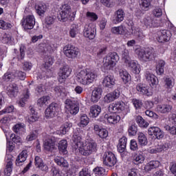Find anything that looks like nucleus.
<instances>
[{
    "label": "nucleus",
    "mask_w": 176,
    "mask_h": 176,
    "mask_svg": "<svg viewBox=\"0 0 176 176\" xmlns=\"http://www.w3.org/2000/svg\"><path fill=\"white\" fill-rule=\"evenodd\" d=\"M86 16L88 20H90V21H96V20L98 19V16L94 12H87Z\"/></svg>",
    "instance_id": "680f3d73"
},
{
    "label": "nucleus",
    "mask_w": 176,
    "mask_h": 176,
    "mask_svg": "<svg viewBox=\"0 0 176 176\" xmlns=\"http://www.w3.org/2000/svg\"><path fill=\"white\" fill-rule=\"evenodd\" d=\"M136 90L138 91L139 94H142V96L151 97L153 95V91H152V89H151V87L146 85V84H138L136 85Z\"/></svg>",
    "instance_id": "1a4fd4ad"
},
{
    "label": "nucleus",
    "mask_w": 176,
    "mask_h": 176,
    "mask_svg": "<svg viewBox=\"0 0 176 176\" xmlns=\"http://www.w3.org/2000/svg\"><path fill=\"white\" fill-rule=\"evenodd\" d=\"M71 72H72V69L68 65L60 67L58 76V82L64 83L69 75H71Z\"/></svg>",
    "instance_id": "0eeeda50"
},
{
    "label": "nucleus",
    "mask_w": 176,
    "mask_h": 176,
    "mask_svg": "<svg viewBox=\"0 0 176 176\" xmlns=\"http://www.w3.org/2000/svg\"><path fill=\"white\" fill-rule=\"evenodd\" d=\"M30 115L28 117L29 123H35L38 121V113L35 111V109L32 107H30Z\"/></svg>",
    "instance_id": "72a5a7b5"
},
{
    "label": "nucleus",
    "mask_w": 176,
    "mask_h": 176,
    "mask_svg": "<svg viewBox=\"0 0 176 176\" xmlns=\"http://www.w3.org/2000/svg\"><path fill=\"white\" fill-rule=\"evenodd\" d=\"M43 47L45 53H53L57 49V46L53 43L45 44Z\"/></svg>",
    "instance_id": "603ef678"
},
{
    "label": "nucleus",
    "mask_w": 176,
    "mask_h": 176,
    "mask_svg": "<svg viewBox=\"0 0 176 176\" xmlns=\"http://www.w3.org/2000/svg\"><path fill=\"white\" fill-rule=\"evenodd\" d=\"M12 130L17 134H23V133H25V125L21 123L16 124L13 126Z\"/></svg>",
    "instance_id": "09e8293b"
},
{
    "label": "nucleus",
    "mask_w": 176,
    "mask_h": 176,
    "mask_svg": "<svg viewBox=\"0 0 176 176\" xmlns=\"http://www.w3.org/2000/svg\"><path fill=\"white\" fill-rule=\"evenodd\" d=\"M141 23L142 24H144L146 28L153 27V21H152V18H151V16H146L142 20Z\"/></svg>",
    "instance_id": "3c124183"
},
{
    "label": "nucleus",
    "mask_w": 176,
    "mask_h": 176,
    "mask_svg": "<svg viewBox=\"0 0 176 176\" xmlns=\"http://www.w3.org/2000/svg\"><path fill=\"white\" fill-rule=\"evenodd\" d=\"M7 94H8L9 97L13 98V97H16L17 94H19V87L16 84H10L7 87Z\"/></svg>",
    "instance_id": "6ab92c4d"
},
{
    "label": "nucleus",
    "mask_w": 176,
    "mask_h": 176,
    "mask_svg": "<svg viewBox=\"0 0 176 176\" xmlns=\"http://www.w3.org/2000/svg\"><path fill=\"white\" fill-rule=\"evenodd\" d=\"M47 9V6L45 3H40L36 6V12L38 16H43Z\"/></svg>",
    "instance_id": "de8ad7c7"
},
{
    "label": "nucleus",
    "mask_w": 176,
    "mask_h": 176,
    "mask_svg": "<svg viewBox=\"0 0 176 176\" xmlns=\"http://www.w3.org/2000/svg\"><path fill=\"white\" fill-rule=\"evenodd\" d=\"M100 2L104 6H106V8H113L115 6L113 0H100Z\"/></svg>",
    "instance_id": "338daca9"
},
{
    "label": "nucleus",
    "mask_w": 176,
    "mask_h": 176,
    "mask_svg": "<svg viewBox=\"0 0 176 176\" xmlns=\"http://www.w3.org/2000/svg\"><path fill=\"white\" fill-rule=\"evenodd\" d=\"M21 23L25 30H32L35 25V18L32 15H29L22 19Z\"/></svg>",
    "instance_id": "ddd939ff"
},
{
    "label": "nucleus",
    "mask_w": 176,
    "mask_h": 176,
    "mask_svg": "<svg viewBox=\"0 0 176 176\" xmlns=\"http://www.w3.org/2000/svg\"><path fill=\"white\" fill-rule=\"evenodd\" d=\"M28 157V152L27 150H23L19 155L16 160V166H23V163L27 160Z\"/></svg>",
    "instance_id": "cd10ccee"
},
{
    "label": "nucleus",
    "mask_w": 176,
    "mask_h": 176,
    "mask_svg": "<svg viewBox=\"0 0 176 176\" xmlns=\"http://www.w3.org/2000/svg\"><path fill=\"white\" fill-rule=\"evenodd\" d=\"M175 85V80L173 77H166L164 80V87L167 91H171Z\"/></svg>",
    "instance_id": "b1692460"
},
{
    "label": "nucleus",
    "mask_w": 176,
    "mask_h": 176,
    "mask_svg": "<svg viewBox=\"0 0 176 176\" xmlns=\"http://www.w3.org/2000/svg\"><path fill=\"white\" fill-rule=\"evenodd\" d=\"M67 148H68V143L67 141L65 140H60L58 143V149L63 155H67L68 153Z\"/></svg>",
    "instance_id": "37998d69"
},
{
    "label": "nucleus",
    "mask_w": 176,
    "mask_h": 176,
    "mask_svg": "<svg viewBox=\"0 0 176 176\" xmlns=\"http://www.w3.org/2000/svg\"><path fill=\"white\" fill-rule=\"evenodd\" d=\"M126 65H128L131 68V71L138 75L141 72V65L138 64L137 60H131Z\"/></svg>",
    "instance_id": "393cba45"
},
{
    "label": "nucleus",
    "mask_w": 176,
    "mask_h": 176,
    "mask_svg": "<svg viewBox=\"0 0 176 176\" xmlns=\"http://www.w3.org/2000/svg\"><path fill=\"white\" fill-rule=\"evenodd\" d=\"M89 111L92 118H97V116L101 113V107L98 105L91 106Z\"/></svg>",
    "instance_id": "79ce46f5"
},
{
    "label": "nucleus",
    "mask_w": 176,
    "mask_h": 176,
    "mask_svg": "<svg viewBox=\"0 0 176 176\" xmlns=\"http://www.w3.org/2000/svg\"><path fill=\"white\" fill-rule=\"evenodd\" d=\"M60 13L58 19L60 21H67L70 19L72 12H71V6L67 3L62 4L60 7Z\"/></svg>",
    "instance_id": "20e7f679"
},
{
    "label": "nucleus",
    "mask_w": 176,
    "mask_h": 176,
    "mask_svg": "<svg viewBox=\"0 0 176 176\" xmlns=\"http://www.w3.org/2000/svg\"><path fill=\"white\" fill-rule=\"evenodd\" d=\"M54 162L60 167H63L64 168H68V167H69V164H68L67 160L64 159L63 157H55Z\"/></svg>",
    "instance_id": "c9c22d12"
},
{
    "label": "nucleus",
    "mask_w": 176,
    "mask_h": 176,
    "mask_svg": "<svg viewBox=\"0 0 176 176\" xmlns=\"http://www.w3.org/2000/svg\"><path fill=\"white\" fill-rule=\"evenodd\" d=\"M119 76L121 78L123 83L125 85L131 80V76H130V74H129V72L124 69H121L119 70Z\"/></svg>",
    "instance_id": "bb28decb"
},
{
    "label": "nucleus",
    "mask_w": 176,
    "mask_h": 176,
    "mask_svg": "<svg viewBox=\"0 0 176 176\" xmlns=\"http://www.w3.org/2000/svg\"><path fill=\"white\" fill-rule=\"evenodd\" d=\"M93 171L96 176H104L106 174L105 169L102 167H96Z\"/></svg>",
    "instance_id": "bf43d9fd"
},
{
    "label": "nucleus",
    "mask_w": 176,
    "mask_h": 176,
    "mask_svg": "<svg viewBox=\"0 0 176 176\" xmlns=\"http://www.w3.org/2000/svg\"><path fill=\"white\" fill-rule=\"evenodd\" d=\"M160 167V162L158 160H152L147 163L144 166L145 171H152L155 168H158Z\"/></svg>",
    "instance_id": "c85d7f7f"
},
{
    "label": "nucleus",
    "mask_w": 176,
    "mask_h": 176,
    "mask_svg": "<svg viewBox=\"0 0 176 176\" xmlns=\"http://www.w3.org/2000/svg\"><path fill=\"white\" fill-rule=\"evenodd\" d=\"M116 104L117 105L118 113H120V112H127V111H129V108H130L129 104L122 101H117L116 102Z\"/></svg>",
    "instance_id": "4c0bfd02"
},
{
    "label": "nucleus",
    "mask_w": 176,
    "mask_h": 176,
    "mask_svg": "<svg viewBox=\"0 0 176 176\" xmlns=\"http://www.w3.org/2000/svg\"><path fill=\"white\" fill-rule=\"evenodd\" d=\"M155 58V51L148 50L146 51L145 57H143L144 61H152Z\"/></svg>",
    "instance_id": "8fccbe9b"
},
{
    "label": "nucleus",
    "mask_w": 176,
    "mask_h": 176,
    "mask_svg": "<svg viewBox=\"0 0 176 176\" xmlns=\"http://www.w3.org/2000/svg\"><path fill=\"white\" fill-rule=\"evenodd\" d=\"M164 65H166V62L163 60H160L156 63L155 71L157 75H163L164 74Z\"/></svg>",
    "instance_id": "473e14b6"
},
{
    "label": "nucleus",
    "mask_w": 176,
    "mask_h": 176,
    "mask_svg": "<svg viewBox=\"0 0 176 176\" xmlns=\"http://www.w3.org/2000/svg\"><path fill=\"white\" fill-rule=\"evenodd\" d=\"M122 61L126 65L128 64L129 63H130V61H131V60L130 59V56L129 55V50L124 49L122 51Z\"/></svg>",
    "instance_id": "864d4df0"
},
{
    "label": "nucleus",
    "mask_w": 176,
    "mask_h": 176,
    "mask_svg": "<svg viewBox=\"0 0 176 176\" xmlns=\"http://www.w3.org/2000/svg\"><path fill=\"white\" fill-rule=\"evenodd\" d=\"M49 101H50V96H43L37 100V105L40 108H45L49 104Z\"/></svg>",
    "instance_id": "e433bc0d"
},
{
    "label": "nucleus",
    "mask_w": 176,
    "mask_h": 176,
    "mask_svg": "<svg viewBox=\"0 0 176 176\" xmlns=\"http://www.w3.org/2000/svg\"><path fill=\"white\" fill-rule=\"evenodd\" d=\"M138 141L139 145H141V146L148 145V138H146V135L142 132H139L138 133Z\"/></svg>",
    "instance_id": "ea45409f"
},
{
    "label": "nucleus",
    "mask_w": 176,
    "mask_h": 176,
    "mask_svg": "<svg viewBox=\"0 0 176 176\" xmlns=\"http://www.w3.org/2000/svg\"><path fill=\"white\" fill-rule=\"evenodd\" d=\"M104 119L108 122L110 124H116L120 121V116L118 114L109 115L107 113L104 115Z\"/></svg>",
    "instance_id": "412c9836"
},
{
    "label": "nucleus",
    "mask_w": 176,
    "mask_h": 176,
    "mask_svg": "<svg viewBox=\"0 0 176 176\" xmlns=\"http://www.w3.org/2000/svg\"><path fill=\"white\" fill-rule=\"evenodd\" d=\"M127 145V138L122 136L118 144V151L120 153H123L126 151V146Z\"/></svg>",
    "instance_id": "7c9ffc66"
},
{
    "label": "nucleus",
    "mask_w": 176,
    "mask_h": 176,
    "mask_svg": "<svg viewBox=\"0 0 176 176\" xmlns=\"http://www.w3.org/2000/svg\"><path fill=\"white\" fill-rule=\"evenodd\" d=\"M90 122V119L87 117L86 114H81L80 117V122L78 123L79 127H86L89 122Z\"/></svg>",
    "instance_id": "49530a36"
},
{
    "label": "nucleus",
    "mask_w": 176,
    "mask_h": 176,
    "mask_svg": "<svg viewBox=\"0 0 176 176\" xmlns=\"http://www.w3.org/2000/svg\"><path fill=\"white\" fill-rule=\"evenodd\" d=\"M170 38L171 32H170V30H161L157 34V41L160 43H163V42H168Z\"/></svg>",
    "instance_id": "9b49d317"
},
{
    "label": "nucleus",
    "mask_w": 176,
    "mask_h": 176,
    "mask_svg": "<svg viewBox=\"0 0 176 176\" xmlns=\"http://www.w3.org/2000/svg\"><path fill=\"white\" fill-rule=\"evenodd\" d=\"M125 13L123 10L120 9L114 13V17L112 19L113 24H119L124 20Z\"/></svg>",
    "instance_id": "f3484780"
},
{
    "label": "nucleus",
    "mask_w": 176,
    "mask_h": 176,
    "mask_svg": "<svg viewBox=\"0 0 176 176\" xmlns=\"http://www.w3.org/2000/svg\"><path fill=\"white\" fill-rule=\"evenodd\" d=\"M116 80L115 79V76L112 75H107L104 76L102 85L104 87H107V89H112L116 85Z\"/></svg>",
    "instance_id": "dca6fc26"
},
{
    "label": "nucleus",
    "mask_w": 176,
    "mask_h": 176,
    "mask_svg": "<svg viewBox=\"0 0 176 176\" xmlns=\"http://www.w3.org/2000/svg\"><path fill=\"white\" fill-rule=\"evenodd\" d=\"M135 53L137 54L139 59L141 61H144V57H145L146 52L142 48L138 47L135 50Z\"/></svg>",
    "instance_id": "5fc2aeb1"
},
{
    "label": "nucleus",
    "mask_w": 176,
    "mask_h": 176,
    "mask_svg": "<svg viewBox=\"0 0 176 176\" xmlns=\"http://www.w3.org/2000/svg\"><path fill=\"white\" fill-rule=\"evenodd\" d=\"M102 95V89L100 87L95 88L92 91L91 101L92 102H98V100L101 98Z\"/></svg>",
    "instance_id": "4be33fe9"
},
{
    "label": "nucleus",
    "mask_w": 176,
    "mask_h": 176,
    "mask_svg": "<svg viewBox=\"0 0 176 176\" xmlns=\"http://www.w3.org/2000/svg\"><path fill=\"white\" fill-rule=\"evenodd\" d=\"M131 34L138 38L139 39H144L145 38V34L142 32V30L138 28H131Z\"/></svg>",
    "instance_id": "c03bdc74"
},
{
    "label": "nucleus",
    "mask_w": 176,
    "mask_h": 176,
    "mask_svg": "<svg viewBox=\"0 0 176 176\" xmlns=\"http://www.w3.org/2000/svg\"><path fill=\"white\" fill-rule=\"evenodd\" d=\"M108 109L110 113H119V111L118 110V106L116 105V102L110 104L109 105Z\"/></svg>",
    "instance_id": "0e129e2a"
},
{
    "label": "nucleus",
    "mask_w": 176,
    "mask_h": 176,
    "mask_svg": "<svg viewBox=\"0 0 176 176\" xmlns=\"http://www.w3.org/2000/svg\"><path fill=\"white\" fill-rule=\"evenodd\" d=\"M119 97H120V91L116 89L113 92L107 94L104 96L103 101L105 104H110V102H113L115 100H118Z\"/></svg>",
    "instance_id": "f8f14e48"
},
{
    "label": "nucleus",
    "mask_w": 176,
    "mask_h": 176,
    "mask_svg": "<svg viewBox=\"0 0 176 176\" xmlns=\"http://www.w3.org/2000/svg\"><path fill=\"white\" fill-rule=\"evenodd\" d=\"M166 131H169L170 134L172 135H176V125L170 126L169 125H165L164 126Z\"/></svg>",
    "instance_id": "e2e57ef3"
},
{
    "label": "nucleus",
    "mask_w": 176,
    "mask_h": 176,
    "mask_svg": "<svg viewBox=\"0 0 176 176\" xmlns=\"http://www.w3.org/2000/svg\"><path fill=\"white\" fill-rule=\"evenodd\" d=\"M135 122L139 127H141L142 129H146V127L149 126V122L145 120L141 116H136Z\"/></svg>",
    "instance_id": "58836bf2"
},
{
    "label": "nucleus",
    "mask_w": 176,
    "mask_h": 176,
    "mask_svg": "<svg viewBox=\"0 0 176 176\" xmlns=\"http://www.w3.org/2000/svg\"><path fill=\"white\" fill-rule=\"evenodd\" d=\"M65 108L71 115H77L79 113V104L69 99L65 100Z\"/></svg>",
    "instance_id": "6e6552de"
},
{
    "label": "nucleus",
    "mask_w": 176,
    "mask_h": 176,
    "mask_svg": "<svg viewBox=\"0 0 176 176\" xmlns=\"http://www.w3.org/2000/svg\"><path fill=\"white\" fill-rule=\"evenodd\" d=\"M71 127H72V124L69 122H67L61 126L60 131H58L57 134H63L64 135L69 131Z\"/></svg>",
    "instance_id": "a19ab883"
},
{
    "label": "nucleus",
    "mask_w": 176,
    "mask_h": 176,
    "mask_svg": "<svg viewBox=\"0 0 176 176\" xmlns=\"http://www.w3.org/2000/svg\"><path fill=\"white\" fill-rule=\"evenodd\" d=\"M64 54L69 58H76L80 54L79 50L75 46L68 44L63 48Z\"/></svg>",
    "instance_id": "423d86ee"
},
{
    "label": "nucleus",
    "mask_w": 176,
    "mask_h": 176,
    "mask_svg": "<svg viewBox=\"0 0 176 176\" xmlns=\"http://www.w3.org/2000/svg\"><path fill=\"white\" fill-rule=\"evenodd\" d=\"M56 148V139L54 138H48L44 141V149L47 152L53 151Z\"/></svg>",
    "instance_id": "a211bd4d"
},
{
    "label": "nucleus",
    "mask_w": 176,
    "mask_h": 176,
    "mask_svg": "<svg viewBox=\"0 0 176 176\" xmlns=\"http://www.w3.org/2000/svg\"><path fill=\"white\" fill-rule=\"evenodd\" d=\"M107 53V46L102 45L99 47L98 52H97V57H102L104 54H106Z\"/></svg>",
    "instance_id": "69168bd1"
},
{
    "label": "nucleus",
    "mask_w": 176,
    "mask_h": 176,
    "mask_svg": "<svg viewBox=\"0 0 176 176\" xmlns=\"http://www.w3.org/2000/svg\"><path fill=\"white\" fill-rule=\"evenodd\" d=\"M144 78L149 83L150 86H157V85H159V79L148 70L144 72Z\"/></svg>",
    "instance_id": "2eb2a0df"
},
{
    "label": "nucleus",
    "mask_w": 176,
    "mask_h": 176,
    "mask_svg": "<svg viewBox=\"0 0 176 176\" xmlns=\"http://www.w3.org/2000/svg\"><path fill=\"white\" fill-rule=\"evenodd\" d=\"M84 36H85V38H89V39H94V38H96L94 28H91V27L86 25L84 30Z\"/></svg>",
    "instance_id": "c756f323"
},
{
    "label": "nucleus",
    "mask_w": 176,
    "mask_h": 176,
    "mask_svg": "<svg viewBox=\"0 0 176 176\" xmlns=\"http://www.w3.org/2000/svg\"><path fill=\"white\" fill-rule=\"evenodd\" d=\"M30 96H31V94H30L28 89H25L23 94L18 102L19 107H25V102L30 100Z\"/></svg>",
    "instance_id": "a878e982"
},
{
    "label": "nucleus",
    "mask_w": 176,
    "mask_h": 176,
    "mask_svg": "<svg viewBox=\"0 0 176 176\" xmlns=\"http://www.w3.org/2000/svg\"><path fill=\"white\" fill-rule=\"evenodd\" d=\"M111 31L115 35H126L127 34V28L124 25H120L111 28Z\"/></svg>",
    "instance_id": "aec40b11"
},
{
    "label": "nucleus",
    "mask_w": 176,
    "mask_h": 176,
    "mask_svg": "<svg viewBox=\"0 0 176 176\" xmlns=\"http://www.w3.org/2000/svg\"><path fill=\"white\" fill-rule=\"evenodd\" d=\"M34 163L35 166L42 170V171H47V170H49V167H47V165L43 164V160L39 156L35 157Z\"/></svg>",
    "instance_id": "2f4dec72"
},
{
    "label": "nucleus",
    "mask_w": 176,
    "mask_h": 176,
    "mask_svg": "<svg viewBox=\"0 0 176 176\" xmlns=\"http://www.w3.org/2000/svg\"><path fill=\"white\" fill-rule=\"evenodd\" d=\"M53 63H54V61L53 60V57H52L51 56H48L45 57V64H44L45 68H50V67H52V65H53Z\"/></svg>",
    "instance_id": "13d9d810"
},
{
    "label": "nucleus",
    "mask_w": 176,
    "mask_h": 176,
    "mask_svg": "<svg viewBox=\"0 0 176 176\" xmlns=\"http://www.w3.org/2000/svg\"><path fill=\"white\" fill-rule=\"evenodd\" d=\"M12 24L6 23L3 20H0V28L1 30H9L10 28H12Z\"/></svg>",
    "instance_id": "774afa93"
},
{
    "label": "nucleus",
    "mask_w": 176,
    "mask_h": 176,
    "mask_svg": "<svg viewBox=\"0 0 176 176\" xmlns=\"http://www.w3.org/2000/svg\"><path fill=\"white\" fill-rule=\"evenodd\" d=\"M132 104L135 109H141L142 107V100L137 98L132 99Z\"/></svg>",
    "instance_id": "052dcab7"
},
{
    "label": "nucleus",
    "mask_w": 176,
    "mask_h": 176,
    "mask_svg": "<svg viewBox=\"0 0 176 176\" xmlns=\"http://www.w3.org/2000/svg\"><path fill=\"white\" fill-rule=\"evenodd\" d=\"M148 135H155L157 140H162L164 137V132L158 126H151L148 129Z\"/></svg>",
    "instance_id": "4468645a"
},
{
    "label": "nucleus",
    "mask_w": 176,
    "mask_h": 176,
    "mask_svg": "<svg viewBox=\"0 0 176 176\" xmlns=\"http://www.w3.org/2000/svg\"><path fill=\"white\" fill-rule=\"evenodd\" d=\"M12 167H13V162L12 161H8L6 165V168L4 170V175H12Z\"/></svg>",
    "instance_id": "4d7b16f0"
},
{
    "label": "nucleus",
    "mask_w": 176,
    "mask_h": 176,
    "mask_svg": "<svg viewBox=\"0 0 176 176\" xmlns=\"http://www.w3.org/2000/svg\"><path fill=\"white\" fill-rule=\"evenodd\" d=\"M60 111V107L57 103L52 102L45 109V117L46 119H53Z\"/></svg>",
    "instance_id": "39448f33"
},
{
    "label": "nucleus",
    "mask_w": 176,
    "mask_h": 176,
    "mask_svg": "<svg viewBox=\"0 0 176 176\" xmlns=\"http://www.w3.org/2000/svg\"><path fill=\"white\" fill-rule=\"evenodd\" d=\"M118 61H119V56L115 52L109 54L106 56L102 61L103 65L102 66V69L103 72L112 71L116 66V63H118Z\"/></svg>",
    "instance_id": "7ed1b4c3"
},
{
    "label": "nucleus",
    "mask_w": 176,
    "mask_h": 176,
    "mask_svg": "<svg viewBox=\"0 0 176 176\" xmlns=\"http://www.w3.org/2000/svg\"><path fill=\"white\" fill-rule=\"evenodd\" d=\"M133 164L138 166L139 164H142L145 162V156L141 153H136L133 156Z\"/></svg>",
    "instance_id": "f704fd0d"
},
{
    "label": "nucleus",
    "mask_w": 176,
    "mask_h": 176,
    "mask_svg": "<svg viewBox=\"0 0 176 176\" xmlns=\"http://www.w3.org/2000/svg\"><path fill=\"white\" fill-rule=\"evenodd\" d=\"M81 140L82 138L80 136L73 135L74 148L79 151L80 155H82V156H90V155L97 151V143L96 142L91 140L83 143Z\"/></svg>",
    "instance_id": "f257e3e1"
},
{
    "label": "nucleus",
    "mask_w": 176,
    "mask_h": 176,
    "mask_svg": "<svg viewBox=\"0 0 176 176\" xmlns=\"http://www.w3.org/2000/svg\"><path fill=\"white\" fill-rule=\"evenodd\" d=\"M156 109L160 113H170L173 109V106L168 104H160L157 106Z\"/></svg>",
    "instance_id": "5701e85b"
},
{
    "label": "nucleus",
    "mask_w": 176,
    "mask_h": 176,
    "mask_svg": "<svg viewBox=\"0 0 176 176\" xmlns=\"http://www.w3.org/2000/svg\"><path fill=\"white\" fill-rule=\"evenodd\" d=\"M98 76L96 72L87 69L78 70L76 72V80L78 85L89 86L97 80Z\"/></svg>",
    "instance_id": "f03ea898"
},
{
    "label": "nucleus",
    "mask_w": 176,
    "mask_h": 176,
    "mask_svg": "<svg viewBox=\"0 0 176 176\" xmlns=\"http://www.w3.org/2000/svg\"><path fill=\"white\" fill-rule=\"evenodd\" d=\"M36 138H38V131L35 130V131L30 132V134H28L27 135L26 141L30 142L31 141H34V140H36Z\"/></svg>",
    "instance_id": "6e6d98bb"
},
{
    "label": "nucleus",
    "mask_w": 176,
    "mask_h": 176,
    "mask_svg": "<svg viewBox=\"0 0 176 176\" xmlns=\"http://www.w3.org/2000/svg\"><path fill=\"white\" fill-rule=\"evenodd\" d=\"M54 91L56 93V94L60 96V97H67V90L61 85L55 87Z\"/></svg>",
    "instance_id": "a18cd8bd"
},
{
    "label": "nucleus",
    "mask_w": 176,
    "mask_h": 176,
    "mask_svg": "<svg viewBox=\"0 0 176 176\" xmlns=\"http://www.w3.org/2000/svg\"><path fill=\"white\" fill-rule=\"evenodd\" d=\"M103 163L107 167H113L116 164V157L112 152L105 153L103 155Z\"/></svg>",
    "instance_id": "9d476101"
}]
</instances>
